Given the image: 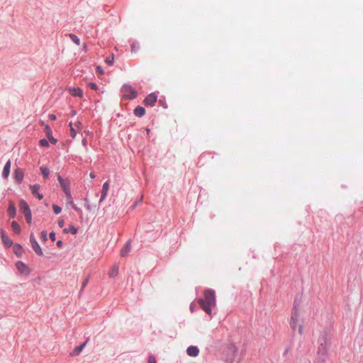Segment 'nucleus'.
Returning a JSON list of instances; mask_svg holds the SVG:
<instances>
[{
  "mask_svg": "<svg viewBox=\"0 0 363 363\" xmlns=\"http://www.w3.org/2000/svg\"><path fill=\"white\" fill-rule=\"evenodd\" d=\"M11 164V161L9 160L6 163V164H5L4 167L2 175L6 179L9 177V175L10 174Z\"/></svg>",
  "mask_w": 363,
  "mask_h": 363,
  "instance_id": "obj_18",
  "label": "nucleus"
},
{
  "mask_svg": "<svg viewBox=\"0 0 363 363\" xmlns=\"http://www.w3.org/2000/svg\"><path fill=\"white\" fill-rule=\"evenodd\" d=\"M69 126L70 130V136L72 138H74L77 135V132L82 130V124L80 121H77L74 124L72 122H70Z\"/></svg>",
  "mask_w": 363,
  "mask_h": 363,
  "instance_id": "obj_4",
  "label": "nucleus"
},
{
  "mask_svg": "<svg viewBox=\"0 0 363 363\" xmlns=\"http://www.w3.org/2000/svg\"><path fill=\"white\" fill-rule=\"evenodd\" d=\"M86 143H87V142H86V139H84V140H82V144H83V145H84V146H86Z\"/></svg>",
  "mask_w": 363,
  "mask_h": 363,
  "instance_id": "obj_46",
  "label": "nucleus"
},
{
  "mask_svg": "<svg viewBox=\"0 0 363 363\" xmlns=\"http://www.w3.org/2000/svg\"><path fill=\"white\" fill-rule=\"evenodd\" d=\"M71 115H72V116H75V115H76V111H74V110H72V111H71Z\"/></svg>",
  "mask_w": 363,
  "mask_h": 363,
  "instance_id": "obj_47",
  "label": "nucleus"
},
{
  "mask_svg": "<svg viewBox=\"0 0 363 363\" xmlns=\"http://www.w3.org/2000/svg\"><path fill=\"white\" fill-rule=\"evenodd\" d=\"M86 283H87V281H85L83 283V284H82V287H83V288L86 286Z\"/></svg>",
  "mask_w": 363,
  "mask_h": 363,
  "instance_id": "obj_48",
  "label": "nucleus"
},
{
  "mask_svg": "<svg viewBox=\"0 0 363 363\" xmlns=\"http://www.w3.org/2000/svg\"><path fill=\"white\" fill-rule=\"evenodd\" d=\"M65 221L63 219H60L58 221V225L60 228H62L64 226Z\"/></svg>",
  "mask_w": 363,
  "mask_h": 363,
  "instance_id": "obj_41",
  "label": "nucleus"
},
{
  "mask_svg": "<svg viewBox=\"0 0 363 363\" xmlns=\"http://www.w3.org/2000/svg\"><path fill=\"white\" fill-rule=\"evenodd\" d=\"M157 95L154 93H152L144 99L143 103L145 104V106H152L155 105V102L157 101Z\"/></svg>",
  "mask_w": 363,
  "mask_h": 363,
  "instance_id": "obj_6",
  "label": "nucleus"
},
{
  "mask_svg": "<svg viewBox=\"0 0 363 363\" xmlns=\"http://www.w3.org/2000/svg\"><path fill=\"white\" fill-rule=\"evenodd\" d=\"M45 131L46 135H47L48 138L49 139L50 142L52 144H55L57 143V139H55V138L52 137V130L49 125H45Z\"/></svg>",
  "mask_w": 363,
  "mask_h": 363,
  "instance_id": "obj_10",
  "label": "nucleus"
},
{
  "mask_svg": "<svg viewBox=\"0 0 363 363\" xmlns=\"http://www.w3.org/2000/svg\"><path fill=\"white\" fill-rule=\"evenodd\" d=\"M19 208L20 211L23 213L26 214L28 213L31 212L30 210V208L28 206V204L26 203L24 200H21L19 203Z\"/></svg>",
  "mask_w": 363,
  "mask_h": 363,
  "instance_id": "obj_8",
  "label": "nucleus"
},
{
  "mask_svg": "<svg viewBox=\"0 0 363 363\" xmlns=\"http://www.w3.org/2000/svg\"><path fill=\"white\" fill-rule=\"evenodd\" d=\"M1 239H2V241L4 242V243L8 246V247H10L13 244V242L12 240L9 238L7 237L6 235H5V232L4 230H1Z\"/></svg>",
  "mask_w": 363,
  "mask_h": 363,
  "instance_id": "obj_17",
  "label": "nucleus"
},
{
  "mask_svg": "<svg viewBox=\"0 0 363 363\" xmlns=\"http://www.w3.org/2000/svg\"><path fill=\"white\" fill-rule=\"evenodd\" d=\"M314 363H325V360L323 358H317Z\"/></svg>",
  "mask_w": 363,
  "mask_h": 363,
  "instance_id": "obj_37",
  "label": "nucleus"
},
{
  "mask_svg": "<svg viewBox=\"0 0 363 363\" xmlns=\"http://www.w3.org/2000/svg\"><path fill=\"white\" fill-rule=\"evenodd\" d=\"M57 247H61L62 246V241L58 240L57 242Z\"/></svg>",
  "mask_w": 363,
  "mask_h": 363,
  "instance_id": "obj_44",
  "label": "nucleus"
},
{
  "mask_svg": "<svg viewBox=\"0 0 363 363\" xmlns=\"http://www.w3.org/2000/svg\"><path fill=\"white\" fill-rule=\"evenodd\" d=\"M131 250V243L130 241L128 240L124 247L121 251V257H125L128 255Z\"/></svg>",
  "mask_w": 363,
  "mask_h": 363,
  "instance_id": "obj_14",
  "label": "nucleus"
},
{
  "mask_svg": "<svg viewBox=\"0 0 363 363\" xmlns=\"http://www.w3.org/2000/svg\"><path fill=\"white\" fill-rule=\"evenodd\" d=\"M50 236V238L52 241H55V233L54 232H51L49 235Z\"/></svg>",
  "mask_w": 363,
  "mask_h": 363,
  "instance_id": "obj_38",
  "label": "nucleus"
},
{
  "mask_svg": "<svg viewBox=\"0 0 363 363\" xmlns=\"http://www.w3.org/2000/svg\"><path fill=\"white\" fill-rule=\"evenodd\" d=\"M201 308L208 314H211V307L216 306V294L212 289L204 291V298H200L198 301Z\"/></svg>",
  "mask_w": 363,
  "mask_h": 363,
  "instance_id": "obj_1",
  "label": "nucleus"
},
{
  "mask_svg": "<svg viewBox=\"0 0 363 363\" xmlns=\"http://www.w3.org/2000/svg\"><path fill=\"white\" fill-rule=\"evenodd\" d=\"M68 91L73 96L82 97L83 96L82 90L80 88L69 87Z\"/></svg>",
  "mask_w": 363,
  "mask_h": 363,
  "instance_id": "obj_9",
  "label": "nucleus"
},
{
  "mask_svg": "<svg viewBox=\"0 0 363 363\" xmlns=\"http://www.w3.org/2000/svg\"><path fill=\"white\" fill-rule=\"evenodd\" d=\"M24 216H25V218H26V220L27 223L30 224L31 223V220H32L31 212L28 213L26 214H24Z\"/></svg>",
  "mask_w": 363,
  "mask_h": 363,
  "instance_id": "obj_29",
  "label": "nucleus"
},
{
  "mask_svg": "<svg viewBox=\"0 0 363 363\" xmlns=\"http://www.w3.org/2000/svg\"><path fill=\"white\" fill-rule=\"evenodd\" d=\"M74 208L76 211H79V208H78L77 206H74Z\"/></svg>",
  "mask_w": 363,
  "mask_h": 363,
  "instance_id": "obj_50",
  "label": "nucleus"
},
{
  "mask_svg": "<svg viewBox=\"0 0 363 363\" xmlns=\"http://www.w3.org/2000/svg\"><path fill=\"white\" fill-rule=\"evenodd\" d=\"M11 229L16 234H19L21 233V227L16 221H13L11 223Z\"/></svg>",
  "mask_w": 363,
  "mask_h": 363,
  "instance_id": "obj_22",
  "label": "nucleus"
},
{
  "mask_svg": "<svg viewBox=\"0 0 363 363\" xmlns=\"http://www.w3.org/2000/svg\"><path fill=\"white\" fill-rule=\"evenodd\" d=\"M113 60H114V57H113V55H111V56H109V57H106V63L108 65L111 66V65H113Z\"/></svg>",
  "mask_w": 363,
  "mask_h": 363,
  "instance_id": "obj_27",
  "label": "nucleus"
},
{
  "mask_svg": "<svg viewBox=\"0 0 363 363\" xmlns=\"http://www.w3.org/2000/svg\"><path fill=\"white\" fill-rule=\"evenodd\" d=\"M145 113V109L142 106H137L134 110V114L138 117H142Z\"/></svg>",
  "mask_w": 363,
  "mask_h": 363,
  "instance_id": "obj_20",
  "label": "nucleus"
},
{
  "mask_svg": "<svg viewBox=\"0 0 363 363\" xmlns=\"http://www.w3.org/2000/svg\"><path fill=\"white\" fill-rule=\"evenodd\" d=\"M148 363H156V359L154 356L151 355L148 358Z\"/></svg>",
  "mask_w": 363,
  "mask_h": 363,
  "instance_id": "obj_36",
  "label": "nucleus"
},
{
  "mask_svg": "<svg viewBox=\"0 0 363 363\" xmlns=\"http://www.w3.org/2000/svg\"><path fill=\"white\" fill-rule=\"evenodd\" d=\"M121 91L123 93V97L125 99H133L138 96L136 90L128 84H124L121 87Z\"/></svg>",
  "mask_w": 363,
  "mask_h": 363,
  "instance_id": "obj_3",
  "label": "nucleus"
},
{
  "mask_svg": "<svg viewBox=\"0 0 363 363\" xmlns=\"http://www.w3.org/2000/svg\"><path fill=\"white\" fill-rule=\"evenodd\" d=\"M325 352H326L325 348H323V354H325Z\"/></svg>",
  "mask_w": 363,
  "mask_h": 363,
  "instance_id": "obj_49",
  "label": "nucleus"
},
{
  "mask_svg": "<svg viewBox=\"0 0 363 363\" xmlns=\"http://www.w3.org/2000/svg\"><path fill=\"white\" fill-rule=\"evenodd\" d=\"M84 201H85V203H86V204H85V207H86V208L88 211H90L91 210V205H90V203H89V201L87 199H84Z\"/></svg>",
  "mask_w": 363,
  "mask_h": 363,
  "instance_id": "obj_33",
  "label": "nucleus"
},
{
  "mask_svg": "<svg viewBox=\"0 0 363 363\" xmlns=\"http://www.w3.org/2000/svg\"><path fill=\"white\" fill-rule=\"evenodd\" d=\"M49 118L52 121H55L56 120V116L54 115V114H50L49 115Z\"/></svg>",
  "mask_w": 363,
  "mask_h": 363,
  "instance_id": "obj_42",
  "label": "nucleus"
},
{
  "mask_svg": "<svg viewBox=\"0 0 363 363\" xmlns=\"http://www.w3.org/2000/svg\"><path fill=\"white\" fill-rule=\"evenodd\" d=\"M58 181L65 194H69L70 191V182L68 179H64L60 175L58 176Z\"/></svg>",
  "mask_w": 363,
  "mask_h": 363,
  "instance_id": "obj_5",
  "label": "nucleus"
},
{
  "mask_svg": "<svg viewBox=\"0 0 363 363\" xmlns=\"http://www.w3.org/2000/svg\"><path fill=\"white\" fill-rule=\"evenodd\" d=\"M40 145L42 147H48L49 146V143H48V141L46 139H41L40 140Z\"/></svg>",
  "mask_w": 363,
  "mask_h": 363,
  "instance_id": "obj_30",
  "label": "nucleus"
},
{
  "mask_svg": "<svg viewBox=\"0 0 363 363\" xmlns=\"http://www.w3.org/2000/svg\"><path fill=\"white\" fill-rule=\"evenodd\" d=\"M84 48L86 49V45H84Z\"/></svg>",
  "mask_w": 363,
  "mask_h": 363,
  "instance_id": "obj_51",
  "label": "nucleus"
},
{
  "mask_svg": "<svg viewBox=\"0 0 363 363\" xmlns=\"http://www.w3.org/2000/svg\"><path fill=\"white\" fill-rule=\"evenodd\" d=\"M118 269H119V267H118V265L117 264H115L113 265L109 270L108 272V276L110 277H115L118 275Z\"/></svg>",
  "mask_w": 363,
  "mask_h": 363,
  "instance_id": "obj_19",
  "label": "nucleus"
},
{
  "mask_svg": "<svg viewBox=\"0 0 363 363\" xmlns=\"http://www.w3.org/2000/svg\"><path fill=\"white\" fill-rule=\"evenodd\" d=\"M291 328L294 331L298 330V333L302 335L303 333V319L301 318V312L297 306L293 308L291 315L289 321Z\"/></svg>",
  "mask_w": 363,
  "mask_h": 363,
  "instance_id": "obj_2",
  "label": "nucleus"
},
{
  "mask_svg": "<svg viewBox=\"0 0 363 363\" xmlns=\"http://www.w3.org/2000/svg\"><path fill=\"white\" fill-rule=\"evenodd\" d=\"M16 207L14 206V203H13V202L10 201L9 206L8 208V214L10 218H13L16 216Z\"/></svg>",
  "mask_w": 363,
  "mask_h": 363,
  "instance_id": "obj_16",
  "label": "nucleus"
},
{
  "mask_svg": "<svg viewBox=\"0 0 363 363\" xmlns=\"http://www.w3.org/2000/svg\"><path fill=\"white\" fill-rule=\"evenodd\" d=\"M31 246L37 255H43L42 249L38 242H33V244H32Z\"/></svg>",
  "mask_w": 363,
  "mask_h": 363,
  "instance_id": "obj_21",
  "label": "nucleus"
},
{
  "mask_svg": "<svg viewBox=\"0 0 363 363\" xmlns=\"http://www.w3.org/2000/svg\"><path fill=\"white\" fill-rule=\"evenodd\" d=\"M88 86L93 90H97L98 89L96 84L92 82L89 83Z\"/></svg>",
  "mask_w": 363,
  "mask_h": 363,
  "instance_id": "obj_35",
  "label": "nucleus"
},
{
  "mask_svg": "<svg viewBox=\"0 0 363 363\" xmlns=\"http://www.w3.org/2000/svg\"><path fill=\"white\" fill-rule=\"evenodd\" d=\"M69 38L77 45H80V39L74 34L69 33Z\"/></svg>",
  "mask_w": 363,
  "mask_h": 363,
  "instance_id": "obj_24",
  "label": "nucleus"
},
{
  "mask_svg": "<svg viewBox=\"0 0 363 363\" xmlns=\"http://www.w3.org/2000/svg\"><path fill=\"white\" fill-rule=\"evenodd\" d=\"M52 209H53L55 213H56V214H59L62 211L61 207H60L59 206L55 205V204L52 205Z\"/></svg>",
  "mask_w": 363,
  "mask_h": 363,
  "instance_id": "obj_28",
  "label": "nucleus"
},
{
  "mask_svg": "<svg viewBox=\"0 0 363 363\" xmlns=\"http://www.w3.org/2000/svg\"><path fill=\"white\" fill-rule=\"evenodd\" d=\"M30 189L31 190V193L33 194V195L35 196L38 193V191L40 189V185L39 184L30 185Z\"/></svg>",
  "mask_w": 363,
  "mask_h": 363,
  "instance_id": "obj_23",
  "label": "nucleus"
},
{
  "mask_svg": "<svg viewBox=\"0 0 363 363\" xmlns=\"http://www.w3.org/2000/svg\"><path fill=\"white\" fill-rule=\"evenodd\" d=\"M186 352L191 357H196L199 354V350L196 346H190L187 348Z\"/></svg>",
  "mask_w": 363,
  "mask_h": 363,
  "instance_id": "obj_12",
  "label": "nucleus"
},
{
  "mask_svg": "<svg viewBox=\"0 0 363 363\" xmlns=\"http://www.w3.org/2000/svg\"><path fill=\"white\" fill-rule=\"evenodd\" d=\"M41 238L43 241L47 240V232L45 230L41 232Z\"/></svg>",
  "mask_w": 363,
  "mask_h": 363,
  "instance_id": "obj_34",
  "label": "nucleus"
},
{
  "mask_svg": "<svg viewBox=\"0 0 363 363\" xmlns=\"http://www.w3.org/2000/svg\"><path fill=\"white\" fill-rule=\"evenodd\" d=\"M108 188H109V184H108V182H106L103 184L101 195V198L99 199V202L100 203H101L105 199V198L106 197L108 191Z\"/></svg>",
  "mask_w": 363,
  "mask_h": 363,
  "instance_id": "obj_11",
  "label": "nucleus"
},
{
  "mask_svg": "<svg viewBox=\"0 0 363 363\" xmlns=\"http://www.w3.org/2000/svg\"><path fill=\"white\" fill-rule=\"evenodd\" d=\"M38 199L41 200L43 198V195L40 194L39 192L35 195Z\"/></svg>",
  "mask_w": 363,
  "mask_h": 363,
  "instance_id": "obj_43",
  "label": "nucleus"
},
{
  "mask_svg": "<svg viewBox=\"0 0 363 363\" xmlns=\"http://www.w3.org/2000/svg\"><path fill=\"white\" fill-rule=\"evenodd\" d=\"M30 241L31 245L33 244V242H37L33 234H30Z\"/></svg>",
  "mask_w": 363,
  "mask_h": 363,
  "instance_id": "obj_39",
  "label": "nucleus"
},
{
  "mask_svg": "<svg viewBox=\"0 0 363 363\" xmlns=\"http://www.w3.org/2000/svg\"><path fill=\"white\" fill-rule=\"evenodd\" d=\"M13 250H14L16 254H18V251L21 250V246L20 245L16 244L13 246Z\"/></svg>",
  "mask_w": 363,
  "mask_h": 363,
  "instance_id": "obj_32",
  "label": "nucleus"
},
{
  "mask_svg": "<svg viewBox=\"0 0 363 363\" xmlns=\"http://www.w3.org/2000/svg\"><path fill=\"white\" fill-rule=\"evenodd\" d=\"M68 194H65L66 197H67V199L68 202L70 204H73V199H72V197L71 191H69Z\"/></svg>",
  "mask_w": 363,
  "mask_h": 363,
  "instance_id": "obj_31",
  "label": "nucleus"
},
{
  "mask_svg": "<svg viewBox=\"0 0 363 363\" xmlns=\"http://www.w3.org/2000/svg\"><path fill=\"white\" fill-rule=\"evenodd\" d=\"M16 267L21 273H28L27 266L21 261H18L16 263Z\"/></svg>",
  "mask_w": 363,
  "mask_h": 363,
  "instance_id": "obj_13",
  "label": "nucleus"
},
{
  "mask_svg": "<svg viewBox=\"0 0 363 363\" xmlns=\"http://www.w3.org/2000/svg\"><path fill=\"white\" fill-rule=\"evenodd\" d=\"M63 232H64L65 233H72V235H75V234H77V228H75V227H74V226H70V228H69V229H67V228H65V229L63 230Z\"/></svg>",
  "mask_w": 363,
  "mask_h": 363,
  "instance_id": "obj_25",
  "label": "nucleus"
},
{
  "mask_svg": "<svg viewBox=\"0 0 363 363\" xmlns=\"http://www.w3.org/2000/svg\"><path fill=\"white\" fill-rule=\"evenodd\" d=\"M95 177H96V175H95V174H94V172H91V173H90V177H91V179H94V178H95Z\"/></svg>",
  "mask_w": 363,
  "mask_h": 363,
  "instance_id": "obj_45",
  "label": "nucleus"
},
{
  "mask_svg": "<svg viewBox=\"0 0 363 363\" xmlns=\"http://www.w3.org/2000/svg\"><path fill=\"white\" fill-rule=\"evenodd\" d=\"M40 172H41L42 174L43 175V177L45 178L48 177L49 174H50L49 169L47 167H43V166L40 167Z\"/></svg>",
  "mask_w": 363,
  "mask_h": 363,
  "instance_id": "obj_26",
  "label": "nucleus"
},
{
  "mask_svg": "<svg viewBox=\"0 0 363 363\" xmlns=\"http://www.w3.org/2000/svg\"><path fill=\"white\" fill-rule=\"evenodd\" d=\"M23 177H24V173H23V171L21 168H17L16 169H15L14 178L17 182L21 183L23 181Z\"/></svg>",
  "mask_w": 363,
  "mask_h": 363,
  "instance_id": "obj_7",
  "label": "nucleus"
},
{
  "mask_svg": "<svg viewBox=\"0 0 363 363\" xmlns=\"http://www.w3.org/2000/svg\"><path fill=\"white\" fill-rule=\"evenodd\" d=\"M87 343V340L85 341L84 343L80 345L79 346L74 348V350L70 353V355L72 356H77L79 355L81 352L83 350L84 347L86 346Z\"/></svg>",
  "mask_w": 363,
  "mask_h": 363,
  "instance_id": "obj_15",
  "label": "nucleus"
},
{
  "mask_svg": "<svg viewBox=\"0 0 363 363\" xmlns=\"http://www.w3.org/2000/svg\"><path fill=\"white\" fill-rule=\"evenodd\" d=\"M96 71H97V72H98L99 74H104V71H103V69H102L101 67H100V66H98V67H96Z\"/></svg>",
  "mask_w": 363,
  "mask_h": 363,
  "instance_id": "obj_40",
  "label": "nucleus"
}]
</instances>
